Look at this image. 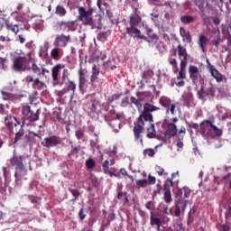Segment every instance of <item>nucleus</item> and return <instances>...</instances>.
<instances>
[{
    "label": "nucleus",
    "mask_w": 231,
    "mask_h": 231,
    "mask_svg": "<svg viewBox=\"0 0 231 231\" xmlns=\"http://www.w3.org/2000/svg\"><path fill=\"white\" fill-rule=\"evenodd\" d=\"M154 111H160V107L151 105L150 103L143 104V110L137 118L134 126V140L140 143L143 144V139H142V134L145 131V125L149 124L150 127L147 128V137L148 138H156V128H154V117L152 113Z\"/></svg>",
    "instance_id": "1"
},
{
    "label": "nucleus",
    "mask_w": 231,
    "mask_h": 231,
    "mask_svg": "<svg viewBox=\"0 0 231 231\" xmlns=\"http://www.w3.org/2000/svg\"><path fill=\"white\" fill-rule=\"evenodd\" d=\"M94 9L92 7L86 10V8L78 7V21H80L84 26H90L91 30H102V19H93Z\"/></svg>",
    "instance_id": "2"
},
{
    "label": "nucleus",
    "mask_w": 231,
    "mask_h": 231,
    "mask_svg": "<svg viewBox=\"0 0 231 231\" xmlns=\"http://www.w3.org/2000/svg\"><path fill=\"white\" fill-rule=\"evenodd\" d=\"M5 126L7 129L15 134L14 143H17L18 141L24 136V129H23V125L21 122L17 121V118L13 116H9L5 119Z\"/></svg>",
    "instance_id": "3"
},
{
    "label": "nucleus",
    "mask_w": 231,
    "mask_h": 231,
    "mask_svg": "<svg viewBox=\"0 0 231 231\" xmlns=\"http://www.w3.org/2000/svg\"><path fill=\"white\" fill-rule=\"evenodd\" d=\"M135 10V14L130 16L129 26L125 29V33L134 39H143L142 32L138 29V25L142 23V17L138 14V10Z\"/></svg>",
    "instance_id": "4"
},
{
    "label": "nucleus",
    "mask_w": 231,
    "mask_h": 231,
    "mask_svg": "<svg viewBox=\"0 0 231 231\" xmlns=\"http://www.w3.org/2000/svg\"><path fill=\"white\" fill-rule=\"evenodd\" d=\"M200 133L209 138H219L223 135V130L214 125V120H205L200 123Z\"/></svg>",
    "instance_id": "5"
},
{
    "label": "nucleus",
    "mask_w": 231,
    "mask_h": 231,
    "mask_svg": "<svg viewBox=\"0 0 231 231\" xmlns=\"http://www.w3.org/2000/svg\"><path fill=\"white\" fill-rule=\"evenodd\" d=\"M23 156H17L14 155L13 158L10 159V163L12 167H15V172H14V178H15V183L21 181V176L19 175V172L17 171H22L23 172V176H26L28 174V171L24 167V163H23Z\"/></svg>",
    "instance_id": "6"
},
{
    "label": "nucleus",
    "mask_w": 231,
    "mask_h": 231,
    "mask_svg": "<svg viewBox=\"0 0 231 231\" xmlns=\"http://www.w3.org/2000/svg\"><path fill=\"white\" fill-rule=\"evenodd\" d=\"M13 69L18 73H23V71H29L30 60L23 56L15 58L13 61Z\"/></svg>",
    "instance_id": "7"
},
{
    "label": "nucleus",
    "mask_w": 231,
    "mask_h": 231,
    "mask_svg": "<svg viewBox=\"0 0 231 231\" xmlns=\"http://www.w3.org/2000/svg\"><path fill=\"white\" fill-rule=\"evenodd\" d=\"M40 111L36 106H23L22 107V114L29 122H37L39 120Z\"/></svg>",
    "instance_id": "8"
},
{
    "label": "nucleus",
    "mask_w": 231,
    "mask_h": 231,
    "mask_svg": "<svg viewBox=\"0 0 231 231\" xmlns=\"http://www.w3.org/2000/svg\"><path fill=\"white\" fill-rule=\"evenodd\" d=\"M166 124V131L164 133L165 138L171 140V138H174V136H180V131H178V126L174 125V123H169V121H165Z\"/></svg>",
    "instance_id": "9"
},
{
    "label": "nucleus",
    "mask_w": 231,
    "mask_h": 231,
    "mask_svg": "<svg viewBox=\"0 0 231 231\" xmlns=\"http://www.w3.org/2000/svg\"><path fill=\"white\" fill-rule=\"evenodd\" d=\"M68 42H71V36L60 34L57 35L55 38L54 46H56L57 48H66V46H68Z\"/></svg>",
    "instance_id": "10"
},
{
    "label": "nucleus",
    "mask_w": 231,
    "mask_h": 231,
    "mask_svg": "<svg viewBox=\"0 0 231 231\" xmlns=\"http://www.w3.org/2000/svg\"><path fill=\"white\" fill-rule=\"evenodd\" d=\"M169 221H171V218L165 215H162L161 217H156L154 214L151 213L150 225H152V226H154V225H156V226H162L165 225V223H169Z\"/></svg>",
    "instance_id": "11"
},
{
    "label": "nucleus",
    "mask_w": 231,
    "mask_h": 231,
    "mask_svg": "<svg viewBox=\"0 0 231 231\" xmlns=\"http://www.w3.org/2000/svg\"><path fill=\"white\" fill-rule=\"evenodd\" d=\"M25 82H27V84H32V89H38V90L44 89L46 86V84L41 81L39 78L33 79V77L32 76H27L25 78Z\"/></svg>",
    "instance_id": "12"
},
{
    "label": "nucleus",
    "mask_w": 231,
    "mask_h": 231,
    "mask_svg": "<svg viewBox=\"0 0 231 231\" xmlns=\"http://www.w3.org/2000/svg\"><path fill=\"white\" fill-rule=\"evenodd\" d=\"M62 140L57 135H51V137H46L42 143L43 147H56V145H60Z\"/></svg>",
    "instance_id": "13"
},
{
    "label": "nucleus",
    "mask_w": 231,
    "mask_h": 231,
    "mask_svg": "<svg viewBox=\"0 0 231 231\" xmlns=\"http://www.w3.org/2000/svg\"><path fill=\"white\" fill-rule=\"evenodd\" d=\"M64 68H66V65L58 63L51 69L52 82L55 86L59 85V75H60V69H64Z\"/></svg>",
    "instance_id": "14"
},
{
    "label": "nucleus",
    "mask_w": 231,
    "mask_h": 231,
    "mask_svg": "<svg viewBox=\"0 0 231 231\" xmlns=\"http://www.w3.org/2000/svg\"><path fill=\"white\" fill-rule=\"evenodd\" d=\"M179 60H180V64H188L189 63V52H187V48L183 47V45L179 44L177 46Z\"/></svg>",
    "instance_id": "15"
},
{
    "label": "nucleus",
    "mask_w": 231,
    "mask_h": 231,
    "mask_svg": "<svg viewBox=\"0 0 231 231\" xmlns=\"http://www.w3.org/2000/svg\"><path fill=\"white\" fill-rule=\"evenodd\" d=\"M189 79H191L192 82L196 84L198 80L202 79H201V74L199 73V69L194 65H189Z\"/></svg>",
    "instance_id": "16"
},
{
    "label": "nucleus",
    "mask_w": 231,
    "mask_h": 231,
    "mask_svg": "<svg viewBox=\"0 0 231 231\" xmlns=\"http://www.w3.org/2000/svg\"><path fill=\"white\" fill-rule=\"evenodd\" d=\"M97 106H98V101L90 100L84 105L83 109H84V111H86V113H88V115L91 116V115H95V113H97Z\"/></svg>",
    "instance_id": "17"
},
{
    "label": "nucleus",
    "mask_w": 231,
    "mask_h": 231,
    "mask_svg": "<svg viewBox=\"0 0 231 231\" xmlns=\"http://www.w3.org/2000/svg\"><path fill=\"white\" fill-rule=\"evenodd\" d=\"M208 42H210V40L205 34H200L199 36L198 46L203 53H207V46L208 45Z\"/></svg>",
    "instance_id": "18"
},
{
    "label": "nucleus",
    "mask_w": 231,
    "mask_h": 231,
    "mask_svg": "<svg viewBox=\"0 0 231 231\" xmlns=\"http://www.w3.org/2000/svg\"><path fill=\"white\" fill-rule=\"evenodd\" d=\"M103 167V171L106 174H108L110 176V178H113V176H115L116 178H120V175L116 172V169L115 168H110L109 169V161L106 160L104 162V163L102 164Z\"/></svg>",
    "instance_id": "19"
},
{
    "label": "nucleus",
    "mask_w": 231,
    "mask_h": 231,
    "mask_svg": "<svg viewBox=\"0 0 231 231\" xmlns=\"http://www.w3.org/2000/svg\"><path fill=\"white\" fill-rule=\"evenodd\" d=\"M207 63L209 66V71L211 73V76L214 77L216 81L217 82H223V75L220 74L219 70L216 69V68H214V65H211L210 61H208V60H207Z\"/></svg>",
    "instance_id": "20"
},
{
    "label": "nucleus",
    "mask_w": 231,
    "mask_h": 231,
    "mask_svg": "<svg viewBox=\"0 0 231 231\" xmlns=\"http://www.w3.org/2000/svg\"><path fill=\"white\" fill-rule=\"evenodd\" d=\"M187 134V128L185 126H180L179 129V135L177 136V147L178 149H182L183 147V138H185V134Z\"/></svg>",
    "instance_id": "21"
},
{
    "label": "nucleus",
    "mask_w": 231,
    "mask_h": 231,
    "mask_svg": "<svg viewBox=\"0 0 231 231\" xmlns=\"http://www.w3.org/2000/svg\"><path fill=\"white\" fill-rule=\"evenodd\" d=\"M64 93H71V97L75 95V91H77V84L72 80H69L65 83V88L63 89Z\"/></svg>",
    "instance_id": "22"
},
{
    "label": "nucleus",
    "mask_w": 231,
    "mask_h": 231,
    "mask_svg": "<svg viewBox=\"0 0 231 231\" xmlns=\"http://www.w3.org/2000/svg\"><path fill=\"white\" fill-rule=\"evenodd\" d=\"M98 75H100V68L96 64L92 67V72L90 76V84L93 86L97 80H98Z\"/></svg>",
    "instance_id": "23"
},
{
    "label": "nucleus",
    "mask_w": 231,
    "mask_h": 231,
    "mask_svg": "<svg viewBox=\"0 0 231 231\" xmlns=\"http://www.w3.org/2000/svg\"><path fill=\"white\" fill-rule=\"evenodd\" d=\"M117 199L123 201V205H127L129 203V197H127V192L122 191V186H119L117 189Z\"/></svg>",
    "instance_id": "24"
},
{
    "label": "nucleus",
    "mask_w": 231,
    "mask_h": 231,
    "mask_svg": "<svg viewBox=\"0 0 231 231\" xmlns=\"http://www.w3.org/2000/svg\"><path fill=\"white\" fill-rule=\"evenodd\" d=\"M110 117L117 122H122V120H125V114L124 112L116 113V110L112 109L109 111Z\"/></svg>",
    "instance_id": "25"
},
{
    "label": "nucleus",
    "mask_w": 231,
    "mask_h": 231,
    "mask_svg": "<svg viewBox=\"0 0 231 231\" xmlns=\"http://www.w3.org/2000/svg\"><path fill=\"white\" fill-rule=\"evenodd\" d=\"M176 51H174L173 55H170L168 58V62L171 66H172L173 73H178L180 69H178V60H176Z\"/></svg>",
    "instance_id": "26"
},
{
    "label": "nucleus",
    "mask_w": 231,
    "mask_h": 231,
    "mask_svg": "<svg viewBox=\"0 0 231 231\" xmlns=\"http://www.w3.org/2000/svg\"><path fill=\"white\" fill-rule=\"evenodd\" d=\"M88 82V78H86V73L84 70H79V89H84L86 83Z\"/></svg>",
    "instance_id": "27"
},
{
    "label": "nucleus",
    "mask_w": 231,
    "mask_h": 231,
    "mask_svg": "<svg viewBox=\"0 0 231 231\" xmlns=\"http://www.w3.org/2000/svg\"><path fill=\"white\" fill-rule=\"evenodd\" d=\"M51 57L53 60H60L62 59V50L59 47H55L51 51Z\"/></svg>",
    "instance_id": "28"
},
{
    "label": "nucleus",
    "mask_w": 231,
    "mask_h": 231,
    "mask_svg": "<svg viewBox=\"0 0 231 231\" xmlns=\"http://www.w3.org/2000/svg\"><path fill=\"white\" fill-rule=\"evenodd\" d=\"M108 125L115 131V133H118L120 129H122V122L116 121V119L111 118L108 122Z\"/></svg>",
    "instance_id": "29"
},
{
    "label": "nucleus",
    "mask_w": 231,
    "mask_h": 231,
    "mask_svg": "<svg viewBox=\"0 0 231 231\" xmlns=\"http://www.w3.org/2000/svg\"><path fill=\"white\" fill-rule=\"evenodd\" d=\"M5 28L8 32H13L15 35L19 33V25L10 23V21L5 22Z\"/></svg>",
    "instance_id": "30"
},
{
    "label": "nucleus",
    "mask_w": 231,
    "mask_h": 231,
    "mask_svg": "<svg viewBox=\"0 0 231 231\" xmlns=\"http://www.w3.org/2000/svg\"><path fill=\"white\" fill-rule=\"evenodd\" d=\"M187 63H180V69L177 77V80H181L187 79Z\"/></svg>",
    "instance_id": "31"
},
{
    "label": "nucleus",
    "mask_w": 231,
    "mask_h": 231,
    "mask_svg": "<svg viewBox=\"0 0 231 231\" xmlns=\"http://www.w3.org/2000/svg\"><path fill=\"white\" fill-rule=\"evenodd\" d=\"M159 104L167 109L172 104V101L167 96H162L159 99Z\"/></svg>",
    "instance_id": "32"
},
{
    "label": "nucleus",
    "mask_w": 231,
    "mask_h": 231,
    "mask_svg": "<svg viewBox=\"0 0 231 231\" xmlns=\"http://www.w3.org/2000/svg\"><path fill=\"white\" fill-rule=\"evenodd\" d=\"M164 195H163V200L165 203H172V194L171 193V189H169L167 187L162 189Z\"/></svg>",
    "instance_id": "33"
},
{
    "label": "nucleus",
    "mask_w": 231,
    "mask_h": 231,
    "mask_svg": "<svg viewBox=\"0 0 231 231\" xmlns=\"http://www.w3.org/2000/svg\"><path fill=\"white\" fill-rule=\"evenodd\" d=\"M180 173L174 172L171 174V179H167V180L164 183L163 189H165V187H167L168 190H171V187H174V182L172 181V180H174V178H176V176H179Z\"/></svg>",
    "instance_id": "34"
},
{
    "label": "nucleus",
    "mask_w": 231,
    "mask_h": 231,
    "mask_svg": "<svg viewBox=\"0 0 231 231\" xmlns=\"http://www.w3.org/2000/svg\"><path fill=\"white\" fill-rule=\"evenodd\" d=\"M194 21H196L195 16H191V15L180 16V23H182V24H192V23H194Z\"/></svg>",
    "instance_id": "35"
},
{
    "label": "nucleus",
    "mask_w": 231,
    "mask_h": 231,
    "mask_svg": "<svg viewBox=\"0 0 231 231\" xmlns=\"http://www.w3.org/2000/svg\"><path fill=\"white\" fill-rule=\"evenodd\" d=\"M176 106H178V103H171L169 106H167L166 107V115H171L172 116H175Z\"/></svg>",
    "instance_id": "36"
},
{
    "label": "nucleus",
    "mask_w": 231,
    "mask_h": 231,
    "mask_svg": "<svg viewBox=\"0 0 231 231\" xmlns=\"http://www.w3.org/2000/svg\"><path fill=\"white\" fill-rule=\"evenodd\" d=\"M217 228L219 231H230L231 230V224L228 222H226L225 224H217Z\"/></svg>",
    "instance_id": "37"
},
{
    "label": "nucleus",
    "mask_w": 231,
    "mask_h": 231,
    "mask_svg": "<svg viewBox=\"0 0 231 231\" xmlns=\"http://www.w3.org/2000/svg\"><path fill=\"white\" fill-rule=\"evenodd\" d=\"M195 5L200 10L202 15H205V0H195Z\"/></svg>",
    "instance_id": "38"
},
{
    "label": "nucleus",
    "mask_w": 231,
    "mask_h": 231,
    "mask_svg": "<svg viewBox=\"0 0 231 231\" xmlns=\"http://www.w3.org/2000/svg\"><path fill=\"white\" fill-rule=\"evenodd\" d=\"M66 14H67V11H66V8H64V6L62 5L56 6V11H55L56 15H60V17H64Z\"/></svg>",
    "instance_id": "39"
},
{
    "label": "nucleus",
    "mask_w": 231,
    "mask_h": 231,
    "mask_svg": "<svg viewBox=\"0 0 231 231\" xmlns=\"http://www.w3.org/2000/svg\"><path fill=\"white\" fill-rule=\"evenodd\" d=\"M107 37H109V33L107 32H102L97 35V41H100V42H106V41H107Z\"/></svg>",
    "instance_id": "40"
},
{
    "label": "nucleus",
    "mask_w": 231,
    "mask_h": 231,
    "mask_svg": "<svg viewBox=\"0 0 231 231\" xmlns=\"http://www.w3.org/2000/svg\"><path fill=\"white\" fill-rule=\"evenodd\" d=\"M67 28L70 32H76L77 28H79V23H77V20L76 21L68 22Z\"/></svg>",
    "instance_id": "41"
},
{
    "label": "nucleus",
    "mask_w": 231,
    "mask_h": 231,
    "mask_svg": "<svg viewBox=\"0 0 231 231\" xmlns=\"http://www.w3.org/2000/svg\"><path fill=\"white\" fill-rule=\"evenodd\" d=\"M198 97L199 100H207V97H208V94L203 87H201L200 90L198 91Z\"/></svg>",
    "instance_id": "42"
},
{
    "label": "nucleus",
    "mask_w": 231,
    "mask_h": 231,
    "mask_svg": "<svg viewBox=\"0 0 231 231\" xmlns=\"http://www.w3.org/2000/svg\"><path fill=\"white\" fill-rule=\"evenodd\" d=\"M103 69H116V65H113V61L111 60H108L106 62L103 63Z\"/></svg>",
    "instance_id": "43"
},
{
    "label": "nucleus",
    "mask_w": 231,
    "mask_h": 231,
    "mask_svg": "<svg viewBox=\"0 0 231 231\" xmlns=\"http://www.w3.org/2000/svg\"><path fill=\"white\" fill-rule=\"evenodd\" d=\"M68 79H69V70L68 69H63V71L61 74L60 86H62V84H64V82H66V80H68Z\"/></svg>",
    "instance_id": "44"
},
{
    "label": "nucleus",
    "mask_w": 231,
    "mask_h": 231,
    "mask_svg": "<svg viewBox=\"0 0 231 231\" xmlns=\"http://www.w3.org/2000/svg\"><path fill=\"white\" fill-rule=\"evenodd\" d=\"M3 100H15V95L2 91Z\"/></svg>",
    "instance_id": "45"
},
{
    "label": "nucleus",
    "mask_w": 231,
    "mask_h": 231,
    "mask_svg": "<svg viewBox=\"0 0 231 231\" xmlns=\"http://www.w3.org/2000/svg\"><path fill=\"white\" fill-rule=\"evenodd\" d=\"M96 166L97 162L92 158H89L88 160L86 161V167L88 171L91 169H95Z\"/></svg>",
    "instance_id": "46"
},
{
    "label": "nucleus",
    "mask_w": 231,
    "mask_h": 231,
    "mask_svg": "<svg viewBox=\"0 0 231 231\" xmlns=\"http://www.w3.org/2000/svg\"><path fill=\"white\" fill-rule=\"evenodd\" d=\"M137 189H145L149 184H147V180H138L135 181Z\"/></svg>",
    "instance_id": "47"
},
{
    "label": "nucleus",
    "mask_w": 231,
    "mask_h": 231,
    "mask_svg": "<svg viewBox=\"0 0 231 231\" xmlns=\"http://www.w3.org/2000/svg\"><path fill=\"white\" fill-rule=\"evenodd\" d=\"M173 228L176 231H185V228L183 227V224L178 220L173 222Z\"/></svg>",
    "instance_id": "48"
},
{
    "label": "nucleus",
    "mask_w": 231,
    "mask_h": 231,
    "mask_svg": "<svg viewBox=\"0 0 231 231\" xmlns=\"http://www.w3.org/2000/svg\"><path fill=\"white\" fill-rule=\"evenodd\" d=\"M130 101H131V104H134V106L138 109H141L143 107L142 101L140 99H136V97H131Z\"/></svg>",
    "instance_id": "49"
},
{
    "label": "nucleus",
    "mask_w": 231,
    "mask_h": 231,
    "mask_svg": "<svg viewBox=\"0 0 231 231\" xmlns=\"http://www.w3.org/2000/svg\"><path fill=\"white\" fill-rule=\"evenodd\" d=\"M143 156H149L150 158H152L156 154V152L152 148L145 149L143 152Z\"/></svg>",
    "instance_id": "50"
},
{
    "label": "nucleus",
    "mask_w": 231,
    "mask_h": 231,
    "mask_svg": "<svg viewBox=\"0 0 231 231\" xmlns=\"http://www.w3.org/2000/svg\"><path fill=\"white\" fill-rule=\"evenodd\" d=\"M155 171L158 174V176H168L169 173L165 172V169H163V167L162 166H155Z\"/></svg>",
    "instance_id": "51"
},
{
    "label": "nucleus",
    "mask_w": 231,
    "mask_h": 231,
    "mask_svg": "<svg viewBox=\"0 0 231 231\" xmlns=\"http://www.w3.org/2000/svg\"><path fill=\"white\" fill-rule=\"evenodd\" d=\"M32 70L35 75L41 76V68L37 65V63H35V61H33L32 64Z\"/></svg>",
    "instance_id": "52"
},
{
    "label": "nucleus",
    "mask_w": 231,
    "mask_h": 231,
    "mask_svg": "<svg viewBox=\"0 0 231 231\" xmlns=\"http://www.w3.org/2000/svg\"><path fill=\"white\" fill-rule=\"evenodd\" d=\"M9 109H10V106L0 104V115H8Z\"/></svg>",
    "instance_id": "53"
},
{
    "label": "nucleus",
    "mask_w": 231,
    "mask_h": 231,
    "mask_svg": "<svg viewBox=\"0 0 231 231\" xmlns=\"http://www.w3.org/2000/svg\"><path fill=\"white\" fill-rule=\"evenodd\" d=\"M182 42H187L188 44H192V35H190V32L182 36Z\"/></svg>",
    "instance_id": "54"
},
{
    "label": "nucleus",
    "mask_w": 231,
    "mask_h": 231,
    "mask_svg": "<svg viewBox=\"0 0 231 231\" xmlns=\"http://www.w3.org/2000/svg\"><path fill=\"white\" fill-rule=\"evenodd\" d=\"M69 191L70 192V194H72L75 199H79V198L80 197V191H79V189L69 188Z\"/></svg>",
    "instance_id": "55"
},
{
    "label": "nucleus",
    "mask_w": 231,
    "mask_h": 231,
    "mask_svg": "<svg viewBox=\"0 0 231 231\" xmlns=\"http://www.w3.org/2000/svg\"><path fill=\"white\" fill-rule=\"evenodd\" d=\"M84 134H85V133H84V130H82V129H78L75 132V136H76L77 140H82L84 138Z\"/></svg>",
    "instance_id": "56"
},
{
    "label": "nucleus",
    "mask_w": 231,
    "mask_h": 231,
    "mask_svg": "<svg viewBox=\"0 0 231 231\" xmlns=\"http://www.w3.org/2000/svg\"><path fill=\"white\" fill-rule=\"evenodd\" d=\"M119 172L123 176H127V178H129V180H131V181H134V177H133L132 175L127 174V170L126 169L121 168Z\"/></svg>",
    "instance_id": "57"
},
{
    "label": "nucleus",
    "mask_w": 231,
    "mask_h": 231,
    "mask_svg": "<svg viewBox=\"0 0 231 231\" xmlns=\"http://www.w3.org/2000/svg\"><path fill=\"white\" fill-rule=\"evenodd\" d=\"M172 216V208L163 206L162 216Z\"/></svg>",
    "instance_id": "58"
},
{
    "label": "nucleus",
    "mask_w": 231,
    "mask_h": 231,
    "mask_svg": "<svg viewBox=\"0 0 231 231\" xmlns=\"http://www.w3.org/2000/svg\"><path fill=\"white\" fill-rule=\"evenodd\" d=\"M146 183L148 185H155L156 184V177L149 174L148 175V180H146Z\"/></svg>",
    "instance_id": "59"
},
{
    "label": "nucleus",
    "mask_w": 231,
    "mask_h": 231,
    "mask_svg": "<svg viewBox=\"0 0 231 231\" xmlns=\"http://www.w3.org/2000/svg\"><path fill=\"white\" fill-rule=\"evenodd\" d=\"M208 97H214L216 95V88L211 85L208 88H207Z\"/></svg>",
    "instance_id": "60"
},
{
    "label": "nucleus",
    "mask_w": 231,
    "mask_h": 231,
    "mask_svg": "<svg viewBox=\"0 0 231 231\" xmlns=\"http://www.w3.org/2000/svg\"><path fill=\"white\" fill-rule=\"evenodd\" d=\"M80 151V145L75 146V145H71V151L69 154H79Z\"/></svg>",
    "instance_id": "61"
},
{
    "label": "nucleus",
    "mask_w": 231,
    "mask_h": 231,
    "mask_svg": "<svg viewBox=\"0 0 231 231\" xmlns=\"http://www.w3.org/2000/svg\"><path fill=\"white\" fill-rule=\"evenodd\" d=\"M156 50H158V51H160V53H164L165 51V45L163 44V42H159L156 45Z\"/></svg>",
    "instance_id": "62"
},
{
    "label": "nucleus",
    "mask_w": 231,
    "mask_h": 231,
    "mask_svg": "<svg viewBox=\"0 0 231 231\" xmlns=\"http://www.w3.org/2000/svg\"><path fill=\"white\" fill-rule=\"evenodd\" d=\"M129 105V97H125L122 101H121V107H127V106Z\"/></svg>",
    "instance_id": "63"
},
{
    "label": "nucleus",
    "mask_w": 231,
    "mask_h": 231,
    "mask_svg": "<svg viewBox=\"0 0 231 231\" xmlns=\"http://www.w3.org/2000/svg\"><path fill=\"white\" fill-rule=\"evenodd\" d=\"M28 199H30L32 203H39V201H41V198L35 197L33 195H29Z\"/></svg>",
    "instance_id": "64"
}]
</instances>
